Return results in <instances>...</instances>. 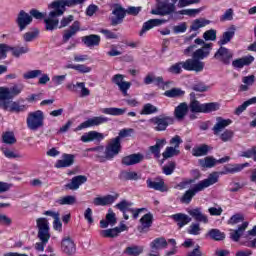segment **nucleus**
I'll return each instance as SVG.
<instances>
[{"label": "nucleus", "instance_id": "f257e3e1", "mask_svg": "<svg viewBox=\"0 0 256 256\" xmlns=\"http://www.w3.org/2000/svg\"><path fill=\"white\" fill-rule=\"evenodd\" d=\"M86 1L87 0H57L50 3L48 5V9H52V11L49 12L48 17L44 18L46 31H55V29H63L71 25V23H73V19H75L73 15L63 17L59 24V17L65 13V7L83 5Z\"/></svg>", "mask_w": 256, "mask_h": 256}, {"label": "nucleus", "instance_id": "f03ea898", "mask_svg": "<svg viewBox=\"0 0 256 256\" xmlns=\"http://www.w3.org/2000/svg\"><path fill=\"white\" fill-rule=\"evenodd\" d=\"M121 143L118 139L112 138L107 143L106 147L98 146L95 148H90L89 151L96 153V157L100 163H105V161H113L117 155L121 153Z\"/></svg>", "mask_w": 256, "mask_h": 256}, {"label": "nucleus", "instance_id": "7ed1b4c3", "mask_svg": "<svg viewBox=\"0 0 256 256\" xmlns=\"http://www.w3.org/2000/svg\"><path fill=\"white\" fill-rule=\"evenodd\" d=\"M219 181V174L217 172L211 173L208 178L198 182L192 189H189L185 192V194L181 197V203H186L189 205L195 197L196 193L204 191L207 187H211V185H215Z\"/></svg>", "mask_w": 256, "mask_h": 256}, {"label": "nucleus", "instance_id": "20e7f679", "mask_svg": "<svg viewBox=\"0 0 256 256\" xmlns=\"http://www.w3.org/2000/svg\"><path fill=\"white\" fill-rule=\"evenodd\" d=\"M191 101L188 106L191 113H213V111H218L219 104L215 102L200 104L199 101L195 100V94H190Z\"/></svg>", "mask_w": 256, "mask_h": 256}, {"label": "nucleus", "instance_id": "39448f33", "mask_svg": "<svg viewBox=\"0 0 256 256\" xmlns=\"http://www.w3.org/2000/svg\"><path fill=\"white\" fill-rule=\"evenodd\" d=\"M26 125L30 131H39L45 125V114L41 110L28 113Z\"/></svg>", "mask_w": 256, "mask_h": 256}, {"label": "nucleus", "instance_id": "423d86ee", "mask_svg": "<svg viewBox=\"0 0 256 256\" xmlns=\"http://www.w3.org/2000/svg\"><path fill=\"white\" fill-rule=\"evenodd\" d=\"M23 89H25V86H23V84H15L10 88L0 87V100L15 99V97H18V95H21V93H23Z\"/></svg>", "mask_w": 256, "mask_h": 256}, {"label": "nucleus", "instance_id": "0eeeda50", "mask_svg": "<svg viewBox=\"0 0 256 256\" xmlns=\"http://www.w3.org/2000/svg\"><path fill=\"white\" fill-rule=\"evenodd\" d=\"M154 131H165L171 123H173V117L160 115L155 116L149 120Z\"/></svg>", "mask_w": 256, "mask_h": 256}, {"label": "nucleus", "instance_id": "6e6552de", "mask_svg": "<svg viewBox=\"0 0 256 256\" xmlns=\"http://www.w3.org/2000/svg\"><path fill=\"white\" fill-rule=\"evenodd\" d=\"M175 11V4L169 2V0L160 1L157 4L156 9L151 10L152 15H171Z\"/></svg>", "mask_w": 256, "mask_h": 256}, {"label": "nucleus", "instance_id": "1a4fd4ad", "mask_svg": "<svg viewBox=\"0 0 256 256\" xmlns=\"http://www.w3.org/2000/svg\"><path fill=\"white\" fill-rule=\"evenodd\" d=\"M109 118L104 116H96L87 119L86 121L82 122L75 131H83V129H89V127H99V125H103V123H107Z\"/></svg>", "mask_w": 256, "mask_h": 256}, {"label": "nucleus", "instance_id": "9d476101", "mask_svg": "<svg viewBox=\"0 0 256 256\" xmlns=\"http://www.w3.org/2000/svg\"><path fill=\"white\" fill-rule=\"evenodd\" d=\"M183 69L185 71H195L201 73L205 69V62L197 60V58H189L183 62Z\"/></svg>", "mask_w": 256, "mask_h": 256}, {"label": "nucleus", "instance_id": "9b49d317", "mask_svg": "<svg viewBox=\"0 0 256 256\" xmlns=\"http://www.w3.org/2000/svg\"><path fill=\"white\" fill-rule=\"evenodd\" d=\"M0 107L6 111H12L14 113H22L23 111H27L26 105H21L19 102L11 100L0 99Z\"/></svg>", "mask_w": 256, "mask_h": 256}, {"label": "nucleus", "instance_id": "f8f14e48", "mask_svg": "<svg viewBox=\"0 0 256 256\" xmlns=\"http://www.w3.org/2000/svg\"><path fill=\"white\" fill-rule=\"evenodd\" d=\"M215 59L224 63V65H230L231 59H233V51L221 46L214 55Z\"/></svg>", "mask_w": 256, "mask_h": 256}, {"label": "nucleus", "instance_id": "ddd939ff", "mask_svg": "<svg viewBox=\"0 0 256 256\" xmlns=\"http://www.w3.org/2000/svg\"><path fill=\"white\" fill-rule=\"evenodd\" d=\"M61 251L65 255H75L77 247L75 246V241L69 236H66L61 241Z\"/></svg>", "mask_w": 256, "mask_h": 256}, {"label": "nucleus", "instance_id": "4468645a", "mask_svg": "<svg viewBox=\"0 0 256 256\" xmlns=\"http://www.w3.org/2000/svg\"><path fill=\"white\" fill-rule=\"evenodd\" d=\"M66 89L71 93H77V89H80V97H89L91 95V91L85 87V82L67 83Z\"/></svg>", "mask_w": 256, "mask_h": 256}, {"label": "nucleus", "instance_id": "2eb2a0df", "mask_svg": "<svg viewBox=\"0 0 256 256\" xmlns=\"http://www.w3.org/2000/svg\"><path fill=\"white\" fill-rule=\"evenodd\" d=\"M126 12L123 7L119 5H115L112 10V16L110 18V21L112 25H120V23H123V19H125Z\"/></svg>", "mask_w": 256, "mask_h": 256}, {"label": "nucleus", "instance_id": "dca6fc26", "mask_svg": "<svg viewBox=\"0 0 256 256\" xmlns=\"http://www.w3.org/2000/svg\"><path fill=\"white\" fill-rule=\"evenodd\" d=\"M75 163V155L73 154H62L61 159L57 160L54 164V167L56 169H65L67 167H71Z\"/></svg>", "mask_w": 256, "mask_h": 256}, {"label": "nucleus", "instance_id": "f3484780", "mask_svg": "<svg viewBox=\"0 0 256 256\" xmlns=\"http://www.w3.org/2000/svg\"><path fill=\"white\" fill-rule=\"evenodd\" d=\"M229 156H226L224 158H221L219 160H216L215 158L208 156L205 158H202L198 161L199 165L206 169H211V167H215L217 163H227L229 161Z\"/></svg>", "mask_w": 256, "mask_h": 256}, {"label": "nucleus", "instance_id": "a211bd4d", "mask_svg": "<svg viewBox=\"0 0 256 256\" xmlns=\"http://www.w3.org/2000/svg\"><path fill=\"white\" fill-rule=\"evenodd\" d=\"M125 79V76L123 74H116L112 77V83L117 85L119 87L120 91L123 93V95H127V91L131 89L130 82L123 81Z\"/></svg>", "mask_w": 256, "mask_h": 256}, {"label": "nucleus", "instance_id": "6ab92c4d", "mask_svg": "<svg viewBox=\"0 0 256 256\" xmlns=\"http://www.w3.org/2000/svg\"><path fill=\"white\" fill-rule=\"evenodd\" d=\"M248 227L249 222H242V224H240L237 229H230V239L237 243L241 239V237H243V233L247 231Z\"/></svg>", "mask_w": 256, "mask_h": 256}, {"label": "nucleus", "instance_id": "aec40b11", "mask_svg": "<svg viewBox=\"0 0 256 256\" xmlns=\"http://www.w3.org/2000/svg\"><path fill=\"white\" fill-rule=\"evenodd\" d=\"M81 41L86 47L93 49V47H99L101 44V36L97 34H90L88 36H83Z\"/></svg>", "mask_w": 256, "mask_h": 256}, {"label": "nucleus", "instance_id": "412c9836", "mask_svg": "<svg viewBox=\"0 0 256 256\" xmlns=\"http://www.w3.org/2000/svg\"><path fill=\"white\" fill-rule=\"evenodd\" d=\"M105 139V134L97 131H89L83 134L80 138L82 143H91V141H103Z\"/></svg>", "mask_w": 256, "mask_h": 256}, {"label": "nucleus", "instance_id": "4be33fe9", "mask_svg": "<svg viewBox=\"0 0 256 256\" xmlns=\"http://www.w3.org/2000/svg\"><path fill=\"white\" fill-rule=\"evenodd\" d=\"M81 31V23L79 21H74L73 24L69 27V29H66L63 33V43H67L71 37H75L77 33Z\"/></svg>", "mask_w": 256, "mask_h": 256}, {"label": "nucleus", "instance_id": "5701e85b", "mask_svg": "<svg viewBox=\"0 0 256 256\" xmlns=\"http://www.w3.org/2000/svg\"><path fill=\"white\" fill-rule=\"evenodd\" d=\"M115 201H117V196L106 195L94 198L93 205H95V207H105L107 205H113Z\"/></svg>", "mask_w": 256, "mask_h": 256}, {"label": "nucleus", "instance_id": "b1692460", "mask_svg": "<svg viewBox=\"0 0 256 256\" xmlns=\"http://www.w3.org/2000/svg\"><path fill=\"white\" fill-rule=\"evenodd\" d=\"M213 44H205L202 48L195 50L192 54L193 59H197L198 61H203V59H207L209 57V53H211V47Z\"/></svg>", "mask_w": 256, "mask_h": 256}, {"label": "nucleus", "instance_id": "393cba45", "mask_svg": "<svg viewBox=\"0 0 256 256\" xmlns=\"http://www.w3.org/2000/svg\"><path fill=\"white\" fill-rule=\"evenodd\" d=\"M116 224H117V216L115 215V212H113V209L109 208L106 214V220L100 221V227L102 229H107L109 225L113 227Z\"/></svg>", "mask_w": 256, "mask_h": 256}, {"label": "nucleus", "instance_id": "a878e982", "mask_svg": "<svg viewBox=\"0 0 256 256\" xmlns=\"http://www.w3.org/2000/svg\"><path fill=\"white\" fill-rule=\"evenodd\" d=\"M31 21H33V18L31 17V15H29L28 13H26L23 10L20 11L18 18H17V23H18V27H19L20 31L25 30L27 25L31 24Z\"/></svg>", "mask_w": 256, "mask_h": 256}, {"label": "nucleus", "instance_id": "bb28decb", "mask_svg": "<svg viewBox=\"0 0 256 256\" xmlns=\"http://www.w3.org/2000/svg\"><path fill=\"white\" fill-rule=\"evenodd\" d=\"M253 61H255V57L248 55L232 61V66L234 67V69H243V67H247V65H251Z\"/></svg>", "mask_w": 256, "mask_h": 256}, {"label": "nucleus", "instance_id": "cd10ccee", "mask_svg": "<svg viewBox=\"0 0 256 256\" xmlns=\"http://www.w3.org/2000/svg\"><path fill=\"white\" fill-rule=\"evenodd\" d=\"M163 23H165V20H161V19H150L147 22H145L142 26L141 31L139 32L140 37H143V34L146 31H151V29H153V27H159V25H163Z\"/></svg>", "mask_w": 256, "mask_h": 256}, {"label": "nucleus", "instance_id": "c85d7f7f", "mask_svg": "<svg viewBox=\"0 0 256 256\" xmlns=\"http://www.w3.org/2000/svg\"><path fill=\"white\" fill-rule=\"evenodd\" d=\"M232 121L231 119H223L221 117L216 118V124L214 125L212 131L214 132V135H219L223 129L226 127H229L231 125Z\"/></svg>", "mask_w": 256, "mask_h": 256}, {"label": "nucleus", "instance_id": "c756f323", "mask_svg": "<svg viewBox=\"0 0 256 256\" xmlns=\"http://www.w3.org/2000/svg\"><path fill=\"white\" fill-rule=\"evenodd\" d=\"M84 183H87V177L83 175H79L76 177H73L71 182L66 185L67 189H70L71 191H77L81 185Z\"/></svg>", "mask_w": 256, "mask_h": 256}, {"label": "nucleus", "instance_id": "7c9ffc66", "mask_svg": "<svg viewBox=\"0 0 256 256\" xmlns=\"http://www.w3.org/2000/svg\"><path fill=\"white\" fill-rule=\"evenodd\" d=\"M187 213L199 223H209V218L201 212V208L188 209Z\"/></svg>", "mask_w": 256, "mask_h": 256}, {"label": "nucleus", "instance_id": "2f4dec72", "mask_svg": "<svg viewBox=\"0 0 256 256\" xmlns=\"http://www.w3.org/2000/svg\"><path fill=\"white\" fill-rule=\"evenodd\" d=\"M166 145L167 140L165 138L158 139L154 146L149 147V151L152 155H154V157H156V159H159V157H161V149H163Z\"/></svg>", "mask_w": 256, "mask_h": 256}, {"label": "nucleus", "instance_id": "473e14b6", "mask_svg": "<svg viewBox=\"0 0 256 256\" xmlns=\"http://www.w3.org/2000/svg\"><path fill=\"white\" fill-rule=\"evenodd\" d=\"M145 157L143 154H132L124 157L122 159V165L131 166V165H137V163H141Z\"/></svg>", "mask_w": 256, "mask_h": 256}, {"label": "nucleus", "instance_id": "72a5a7b5", "mask_svg": "<svg viewBox=\"0 0 256 256\" xmlns=\"http://www.w3.org/2000/svg\"><path fill=\"white\" fill-rule=\"evenodd\" d=\"M188 111H189V105H187V103H185V102H182L175 108L174 117L178 121H183V119H185V116L187 115Z\"/></svg>", "mask_w": 256, "mask_h": 256}, {"label": "nucleus", "instance_id": "f704fd0d", "mask_svg": "<svg viewBox=\"0 0 256 256\" xmlns=\"http://www.w3.org/2000/svg\"><path fill=\"white\" fill-rule=\"evenodd\" d=\"M167 240L163 237L156 238L150 243L151 253H157V251H161V249H166Z\"/></svg>", "mask_w": 256, "mask_h": 256}, {"label": "nucleus", "instance_id": "c9c22d12", "mask_svg": "<svg viewBox=\"0 0 256 256\" xmlns=\"http://www.w3.org/2000/svg\"><path fill=\"white\" fill-rule=\"evenodd\" d=\"M115 207L123 213L124 219L127 221L129 219V215L127 213L131 212V207H133V203L127 200H122L120 203L116 204Z\"/></svg>", "mask_w": 256, "mask_h": 256}, {"label": "nucleus", "instance_id": "e433bc0d", "mask_svg": "<svg viewBox=\"0 0 256 256\" xmlns=\"http://www.w3.org/2000/svg\"><path fill=\"white\" fill-rule=\"evenodd\" d=\"M171 219H174L178 227H185L188 223H191V217L184 213H177L171 216Z\"/></svg>", "mask_w": 256, "mask_h": 256}, {"label": "nucleus", "instance_id": "4c0bfd02", "mask_svg": "<svg viewBox=\"0 0 256 256\" xmlns=\"http://www.w3.org/2000/svg\"><path fill=\"white\" fill-rule=\"evenodd\" d=\"M211 21L205 18L195 19L190 26L191 31H199V29H203V27H207L210 25Z\"/></svg>", "mask_w": 256, "mask_h": 256}, {"label": "nucleus", "instance_id": "58836bf2", "mask_svg": "<svg viewBox=\"0 0 256 256\" xmlns=\"http://www.w3.org/2000/svg\"><path fill=\"white\" fill-rule=\"evenodd\" d=\"M146 183L149 189H155V191H161L162 193L167 191V187H165V182L163 180H159V181L147 180Z\"/></svg>", "mask_w": 256, "mask_h": 256}, {"label": "nucleus", "instance_id": "ea45409f", "mask_svg": "<svg viewBox=\"0 0 256 256\" xmlns=\"http://www.w3.org/2000/svg\"><path fill=\"white\" fill-rule=\"evenodd\" d=\"M181 154V150L174 148L173 146H168L162 153L163 161L166 159H171V157H177Z\"/></svg>", "mask_w": 256, "mask_h": 256}, {"label": "nucleus", "instance_id": "a19ab883", "mask_svg": "<svg viewBox=\"0 0 256 256\" xmlns=\"http://www.w3.org/2000/svg\"><path fill=\"white\" fill-rule=\"evenodd\" d=\"M101 113H104V115H113V116H119L124 115V113L127 112V109L125 108H102Z\"/></svg>", "mask_w": 256, "mask_h": 256}, {"label": "nucleus", "instance_id": "79ce46f5", "mask_svg": "<svg viewBox=\"0 0 256 256\" xmlns=\"http://www.w3.org/2000/svg\"><path fill=\"white\" fill-rule=\"evenodd\" d=\"M243 223H247V221H245V218L243 217V215L241 213L234 214L228 220V225H231L232 227H235V225H237L239 227V225H243Z\"/></svg>", "mask_w": 256, "mask_h": 256}, {"label": "nucleus", "instance_id": "37998d69", "mask_svg": "<svg viewBox=\"0 0 256 256\" xmlns=\"http://www.w3.org/2000/svg\"><path fill=\"white\" fill-rule=\"evenodd\" d=\"M143 246L132 245L124 250V254L128 256H139L143 253Z\"/></svg>", "mask_w": 256, "mask_h": 256}, {"label": "nucleus", "instance_id": "c03bdc74", "mask_svg": "<svg viewBox=\"0 0 256 256\" xmlns=\"http://www.w3.org/2000/svg\"><path fill=\"white\" fill-rule=\"evenodd\" d=\"M165 97H169L170 99H175L178 97H183L185 95V91L181 88H172L164 92Z\"/></svg>", "mask_w": 256, "mask_h": 256}, {"label": "nucleus", "instance_id": "a18cd8bd", "mask_svg": "<svg viewBox=\"0 0 256 256\" xmlns=\"http://www.w3.org/2000/svg\"><path fill=\"white\" fill-rule=\"evenodd\" d=\"M10 51L13 57L19 58L21 55H25V53H29V47L27 46H10Z\"/></svg>", "mask_w": 256, "mask_h": 256}, {"label": "nucleus", "instance_id": "49530a36", "mask_svg": "<svg viewBox=\"0 0 256 256\" xmlns=\"http://www.w3.org/2000/svg\"><path fill=\"white\" fill-rule=\"evenodd\" d=\"M233 37H235V31L230 30L224 32L222 37L218 41V45H220V47H223V45H227V43H229L231 39H233Z\"/></svg>", "mask_w": 256, "mask_h": 256}, {"label": "nucleus", "instance_id": "de8ad7c7", "mask_svg": "<svg viewBox=\"0 0 256 256\" xmlns=\"http://www.w3.org/2000/svg\"><path fill=\"white\" fill-rule=\"evenodd\" d=\"M242 84L240 86V89L242 91H249V87H251V85H253V83H255V75H249V76H245L242 78Z\"/></svg>", "mask_w": 256, "mask_h": 256}, {"label": "nucleus", "instance_id": "09e8293b", "mask_svg": "<svg viewBox=\"0 0 256 256\" xmlns=\"http://www.w3.org/2000/svg\"><path fill=\"white\" fill-rule=\"evenodd\" d=\"M135 133V130L132 128H124L119 131L118 136L114 139H118L117 142L121 143V139H127V137H132Z\"/></svg>", "mask_w": 256, "mask_h": 256}, {"label": "nucleus", "instance_id": "8fccbe9b", "mask_svg": "<svg viewBox=\"0 0 256 256\" xmlns=\"http://www.w3.org/2000/svg\"><path fill=\"white\" fill-rule=\"evenodd\" d=\"M2 153L7 159H21L23 157L18 151L9 148H2Z\"/></svg>", "mask_w": 256, "mask_h": 256}, {"label": "nucleus", "instance_id": "3c124183", "mask_svg": "<svg viewBox=\"0 0 256 256\" xmlns=\"http://www.w3.org/2000/svg\"><path fill=\"white\" fill-rule=\"evenodd\" d=\"M58 205H75L77 203V198L72 195L64 196L56 200Z\"/></svg>", "mask_w": 256, "mask_h": 256}, {"label": "nucleus", "instance_id": "603ef678", "mask_svg": "<svg viewBox=\"0 0 256 256\" xmlns=\"http://www.w3.org/2000/svg\"><path fill=\"white\" fill-rule=\"evenodd\" d=\"M207 153H209V147L205 144L193 148L192 150V155L194 157H203L204 155H207Z\"/></svg>", "mask_w": 256, "mask_h": 256}, {"label": "nucleus", "instance_id": "864d4df0", "mask_svg": "<svg viewBox=\"0 0 256 256\" xmlns=\"http://www.w3.org/2000/svg\"><path fill=\"white\" fill-rule=\"evenodd\" d=\"M245 167H249V163L244 164H233L226 167L227 173H239L245 169Z\"/></svg>", "mask_w": 256, "mask_h": 256}, {"label": "nucleus", "instance_id": "5fc2aeb1", "mask_svg": "<svg viewBox=\"0 0 256 256\" xmlns=\"http://www.w3.org/2000/svg\"><path fill=\"white\" fill-rule=\"evenodd\" d=\"M208 235L210 239L214 241H223V239H225V233L221 232L219 229H211Z\"/></svg>", "mask_w": 256, "mask_h": 256}, {"label": "nucleus", "instance_id": "6e6d98bb", "mask_svg": "<svg viewBox=\"0 0 256 256\" xmlns=\"http://www.w3.org/2000/svg\"><path fill=\"white\" fill-rule=\"evenodd\" d=\"M2 141L6 145H15V143H17V139L15 138V134L13 132H5L2 135Z\"/></svg>", "mask_w": 256, "mask_h": 256}, {"label": "nucleus", "instance_id": "4d7b16f0", "mask_svg": "<svg viewBox=\"0 0 256 256\" xmlns=\"http://www.w3.org/2000/svg\"><path fill=\"white\" fill-rule=\"evenodd\" d=\"M67 69H74V71H78V73H91V67L85 64L73 65L69 64Z\"/></svg>", "mask_w": 256, "mask_h": 256}, {"label": "nucleus", "instance_id": "13d9d810", "mask_svg": "<svg viewBox=\"0 0 256 256\" xmlns=\"http://www.w3.org/2000/svg\"><path fill=\"white\" fill-rule=\"evenodd\" d=\"M140 223L142 225V229H149V227H151L153 224V215H151V213L144 215L140 219Z\"/></svg>", "mask_w": 256, "mask_h": 256}, {"label": "nucleus", "instance_id": "bf43d9fd", "mask_svg": "<svg viewBox=\"0 0 256 256\" xmlns=\"http://www.w3.org/2000/svg\"><path fill=\"white\" fill-rule=\"evenodd\" d=\"M158 109L151 103H147L143 106L140 114L141 115H153V113H157Z\"/></svg>", "mask_w": 256, "mask_h": 256}, {"label": "nucleus", "instance_id": "052dcab7", "mask_svg": "<svg viewBox=\"0 0 256 256\" xmlns=\"http://www.w3.org/2000/svg\"><path fill=\"white\" fill-rule=\"evenodd\" d=\"M183 72V62L175 63L174 65L168 68V73H172V75H179Z\"/></svg>", "mask_w": 256, "mask_h": 256}, {"label": "nucleus", "instance_id": "680f3d73", "mask_svg": "<svg viewBox=\"0 0 256 256\" xmlns=\"http://www.w3.org/2000/svg\"><path fill=\"white\" fill-rule=\"evenodd\" d=\"M100 235L101 237L114 238L119 235V232L117 231L116 228H112V229L101 230Z\"/></svg>", "mask_w": 256, "mask_h": 256}, {"label": "nucleus", "instance_id": "e2e57ef3", "mask_svg": "<svg viewBox=\"0 0 256 256\" xmlns=\"http://www.w3.org/2000/svg\"><path fill=\"white\" fill-rule=\"evenodd\" d=\"M38 35H39V30H33L30 32H26L23 36V39L24 41H26V43H30L31 41H35Z\"/></svg>", "mask_w": 256, "mask_h": 256}, {"label": "nucleus", "instance_id": "0e129e2a", "mask_svg": "<svg viewBox=\"0 0 256 256\" xmlns=\"http://www.w3.org/2000/svg\"><path fill=\"white\" fill-rule=\"evenodd\" d=\"M43 70H30L23 74L24 79H37V77H41V73Z\"/></svg>", "mask_w": 256, "mask_h": 256}, {"label": "nucleus", "instance_id": "69168bd1", "mask_svg": "<svg viewBox=\"0 0 256 256\" xmlns=\"http://www.w3.org/2000/svg\"><path fill=\"white\" fill-rule=\"evenodd\" d=\"M38 239L44 243H49V239H51L49 230H38Z\"/></svg>", "mask_w": 256, "mask_h": 256}, {"label": "nucleus", "instance_id": "338daca9", "mask_svg": "<svg viewBox=\"0 0 256 256\" xmlns=\"http://www.w3.org/2000/svg\"><path fill=\"white\" fill-rule=\"evenodd\" d=\"M11 51V46L7 44H0V61L7 59V53Z\"/></svg>", "mask_w": 256, "mask_h": 256}, {"label": "nucleus", "instance_id": "774afa93", "mask_svg": "<svg viewBox=\"0 0 256 256\" xmlns=\"http://www.w3.org/2000/svg\"><path fill=\"white\" fill-rule=\"evenodd\" d=\"M38 231L49 230V221L45 218H39L37 220Z\"/></svg>", "mask_w": 256, "mask_h": 256}]
</instances>
